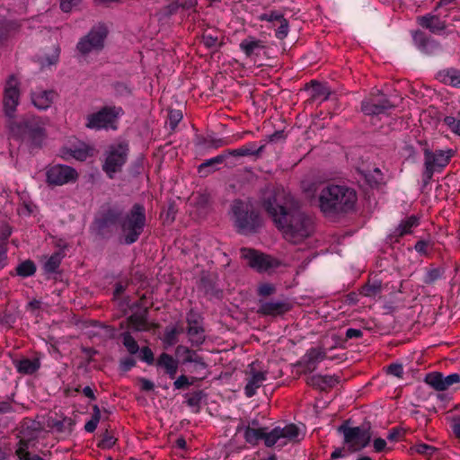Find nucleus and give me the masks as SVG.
<instances>
[{"instance_id":"obj_1","label":"nucleus","mask_w":460,"mask_h":460,"mask_svg":"<svg viewBox=\"0 0 460 460\" xmlns=\"http://www.w3.org/2000/svg\"><path fill=\"white\" fill-rule=\"evenodd\" d=\"M264 208L281 230L284 238L299 243L314 232L313 217L294 204L293 198L279 191L264 201Z\"/></svg>"},{"instance_id":"obj_2","label":"nucleus","mask_w":460,"mask_h":460,"mask_svg":"<svg viewBox=\"0 0 460 460\" xmlns=\"http://www.w3.org/2000/svg\"><path fill=\"white\" fill-rule=\"evenodd\" d=\"M318 190V207L326 216L349 212L354 208L357 202L355 190L346 185L327 184L321 188L314 182L305 188L308 197H314Z\"/></svg>"},{"instance_id":"obj_3","label":"nucleus","mask_w":460,"mask_h":460,"mask_svg":"<svg viewBox=\"0 0 460 460\" xmlns=\"http://www.w3.org/2000/svg\"><path fill=\"white\" fill-rule=\"evenodd\" d=\"M146 221V209L144 206L137 203L135 204L119 221L123 243L126 244L136 243L144 231Z\"/></svg>"},{"instance_id":"obj_4","label":"nucleus","mask_w":460,"mask_h":460,"mask_svg":"<svg viewBox=\"0 0 460 460\" xmlns=\"http://www.w3.org/2000/svg\"><path fill=\"white\" fill-rule=\"evenodd\" d=\"M13 135L29 142L33 146H39L44 139L43 124L39 118L28 117L19 122L10 124Z\"/></svg>"},{"instance_id":"obj_5","label":"nucleus","mask_w":460,"mask_h":460,"mask_svg":"<svg viewBox=\"0 0 460 460\" xmlns=\"http://www.w3.org/2000/svg\"><path fill=\"white\" fill-rule=\"evenodd\" d=\"M123 111L120 107H103L99 111L86 116L85 127L90 129H117V121Z\"/></svg>"},{"instance_id":"obj_6","label":"nucleus","mask_w":460,"mask_h":460,"mask_svg":"<svg viewBox=\"0 0 460 460\" xmlns=\"http://www.w3.org/2000/svg\"><path fill=\"white\" fill-rule=\"evenodd\" d=\"M453 155L454 151L452 149L430 151L426 148L424 150V184L429 182L436 171H440L446 167Z\"/></svg>"},{"instance_id":"obj_7","label":"nucleus","mask_w":460,"mask_h":460,"mask_svg":"<svg viewBox=\"0 0 460 460\" xmlns=\"http://www.w3.org/2000/svg\"><path fill=\"white\" fill-rule=\"evenodd\" d=\"M107 34L108 31L105 26H95L79 40L76 49L84 57L91 53H98L104 48Z\"/></svg>"},{"instance_id":"obj_8","label":"nucleus","mask_w":460,"mask_h":460,"mask_svg":"<svg viewBox=\"0 0 460 460\" xmlns=\"http://www.w3.org/2000/svg\"><path fill=\"white\" fill-rule=\"evenodd\" d=\"M234 225L241 233L252 232L259 226L258 215L241 200H234L232 205Z\"/></svg>"},{"instance_id":"obj_9","label":"nucleus","mask_w":460,"mask_h":460,"mask_svg":"<svg viewBox=\"0 0 460 460\" xmlns=\"http://www.w3.org/2000/svg\"><path fill=\"white\" fill-rule=\"evenodd\" d=\"M128 146L125 143L112 145L106 153V158L102 165V170L109 178L112 179L114 173L120 171L126 163Z\"/></svg>"},{"instance_id":"obj_10","label":"nucleus","mask_w":460,"mask_h":460,"mask_svg":"<svg viewBox=\"0 0 460 460\" xmlns=\"http://www.w3.org/2000/svg\"><path fill=\"white\" fill-rule=\"evenodd\" d=\"M339 430L343 433L345 443L348 444L352 450H359L369 443L370 434L367 428H351L342 425L339 428Z\"/></svg>"},{"instance_id":"obj_11","label":"nucleus","mask_w":460,"mask_h":460,"mask_svg":"<svg viewBox=\"0 0 460 460\" xmlns=\"http://www.w3.org/2000/svg\"><path fill=\"white\" fill-rule=\"evenodd\" d=\"M77 176L78 174L74 168L62 164L53 165L46 172L47 182L56 186L75 181Z\"/></svg>"},{"instance_id":"obj_12","label":"nucleus","mask_w":460,"mask_h":460,"mask_svg":"<svg viewBox=\"0 0 460 460\" xmlns=\"http://www.w3.org/2000/svg\"><path fill=\"white\" fill-rule=\"evenodd\" d=\"M394 104L382 93L371 95L361 103V110L366 115H379L394 108Z\"/></svg>"},{"instance_id":"obj_13","label":"nucleus","mask_w":460,"mask_h":460,"mask_svg":"<svg viewBox=\"0 0 460 460\" xmlns=\"http://www.w3.org/2000/svg\"><path fill=\"white\" fill-rule=\"evenodd\" d=\"M20 91L18 89V81L14 75H10L4 88V108L8 117H13V112L19 103Z\"/></svg>"},{"instance_id":"obj_14","label":"nucleus","mask_w":460,"mask_h":460,"mask_svg":"<svg viewBox=\"0 0 460 460\" xmlns=\"http://www.w3.org/2000/svg\"><path fill=\"white\" fill-rule=\"evenodd\" d=\"M240 252L241 256L247 261L248 265L258 271H265L275 266L274 261L270 256L255 250L242 248Z\"/></svg>"},{"instance_id":"obj_15","label":"nucleus","mask_w":460,"mask_h":460,"mask_svg":"<svg viewBox=\"0 0 460 460\" xmlns=\"http://www.w3.org/2000/svg\"><path fill=\"white\" fill-rule=\"evenodd\" d=\"M298 435L299 429L295 424H288L283 428L276 427L269 432V436L266 438V446L272 447L281 438L294 440Z\"/></svg>"},{"instance_id":"obj_16","label":"nucleus","mask_w":460,"mask_h":460,"mask_svg":"<svg viewBox=\"0 0 460 460\" xmlns=\"http://www.w3.org/2000/svg\"><path fill=\"white\" fill-rule=\"evenodd\" d=\"M258 313L262 315L277 316L283 314L290 310L288 302L279 300H260Z\"/></svg>"},{"instance_id":"obj_17","label":"nucleus","mask_w":460,"mask_h":460,"mask_svg":"<svg viewBox=\"0 0 460 460\" xmlns=\"http://www.w3.org/2000/svg\"><path fill=\"white\" fill-rule=\"evenodd\" d=\"M249 367L251 376L247 380L244 393L247 397H252L256 394L257 389L260 388L266 380V372L255 370L254 363H252Z\"/></svg>"},{"instance_id":"obj_18","label":"nucleus","mask_w":460,"mask_h":460,"mask_svg":"<svg viewBox=\"0 0 460 460\" xmlns=\"http://www.w3.org/2000/svg\"><path fill=\"white\" fill-rule=\"evenodd\" d=\"M239 48L244 53L246 58H252L259 56L265 46L262 40H258L255 37L249 36L240 42Z\"/></svg>"},{"instance_id":"obj_19","label":"nucleus","mask_w":460,"mask_h":460,"mask_svg":"<svg viewBox=\"0 0 460 460\" xmlns=\"http://www.w3.org/2000/svg\"><path fill=\"white\" fill-rule=\"evenodd\" d=\"M420 224L419 218L416 216H411L402 220L399 226L390 234L391 241L398 242L399 238L411 234L412 228L417 227Z\"/></svg>"},{"instance_id":"obj_20","label":"nucleus","mask_w":460,"mask_h":460,"mask_svg":"<svg viewBox=\"0 0 460 460\" xmlns=\"http://www.w3.org/2000/svg\"><path fill=\"white\" fill-rule=\"evenodd\" d=\"M418 22L421 27L429 29L433 33H438L447 27L445 21L430 13L418 17Z\"/></svg>"},{"instance_id":"obj_21","label":"nucleus","mask_w":460,"mask_h":460,"mask_svg":"<svg viewBox=\"0 0 460 460\" xmlns=\"http://www.w3.org/2000/svg\"><path fill=\"white\" fill-rule=\"evenodd\" d=\"M188 329L187 333L192 345L202 344L205 341L204 329L201 324L188 315Z\"/></svg>"},{"instance_id":"obj_22","label":"nucleus","mask_w":460,"mask_h":460,"mask_svg":"<svg viewBox=\"0 0 460 460\" xmlns=\"http://www.w3.org/2000/svg\"><path fill=\"white\" fill-rule=\"evenodd\" d=\"M55 93L53 91H35L31 93L33 105L39 110H46L53 102Z\"/></svg>"},{"instance_id":"obj_23","label":"nucleus","mask_w":460,"mask_h":460,"mask_svg":"<svg viewBox=\"0 0 460 460\" xmlns=\"http://www.w3.org/2000/svg\"><path fill=\"white\" fill-rule=\"evenodd\" d=\"M339 382L338 376L314 375L307 378V384L321 390L334 386Z\"/></svg>"},{"instance_id":"obj_24","label":"nucleus","mask_w":460,"mask_h":460,"mask_svg":"<svg viewBox=\"0 0 460 460\" xmlns=\"http://www.w3.org/2000/svg\"><path fill=\"white\" fill-rule=\"evenodd\" d=\"M156 365L163 367L170 378L175 377L179 363L172 356L165 352L162 353L156 360Z\"/></svg>"},{"instance_id":"obj_25","label":"nucleus","mask_w":460,"mask_h":460,"mask_svg":"<svg viewBox=\"0 0 460 460\" xmlns=\"http://www.w3.org/2000/svg\"><path fill=\"white\" fill-rule=\"evenodd\" d=\"M413 40L417 47L423 52L431 54L438 49V43L434 40L427 38L424 32L416 31L413 34Z\"/></svg>"},{"instance_id":"obj_26","label":"nucleus","mask_w":460,"mask_h":460,"mask_svg":"<svg viewBox=\"0 0 460 460\" xmlns=\"http://www.w3.org/2000/svg\"><path fill=\"white\" fill-rule=\"evenodd\" d=\"M326 358V351L322 348H311L305 355V367L314 371L316 365Z\"/></svg>"},{"instance_id":"obj_27","label":"nucleus","mask_w":460,"mask_h":460,"mask_svg":"<svg viewBox=\"0 0 460 460\" xmlns=\"http://www.w3.org/2000/svg\"><path fill=\"white\" fill-rule=\"evenodd\" d=\"M264 148L265 144H262L259 147H257L255 143L250 142L239 148L229 150L228 154L233 156H259L262 153Z\"/></svg>"},{"instance_id":"obj_28","label":"nucleus","mask_w":460,"mask_h":460,"mask_svg":"<svg viewBox=\"0 0 460 460\" xmlns=\"http://www.w3.org/2000/svg\"><path fill=\"white\" fill-rule=\"evenodd\" d=\"M17 371L23 375H32L40 367V362L38 358H22L14 362Z\"/></svg>"},{"instance_id":"obj_29","label":"nucleus","mask_w":460,"mask_h":460,"mask_svg":"<svg viewBox=\"0 0 460 460\" xmlns=\"http://www.w3.org/2000/svg\"><path fill=\"white\" fill-rule=\"evenodd\" d=\"M226 158V155H219L208 159L198 167V172L202 177H206L216 171V165L222 164Z\"/></svg>"},{"instance_id":"obj_30","label":"nucleus","mask_w":460,"mask_h":460,"mask_svg":"<svg viewBox=\"0 0 460 460\" xmlns=\"http://www.w3.org/2000/svg\"><path fill=\"white\" fill-rule=\"evenodd\" d=\"M268 436L269 432L266 431V429H253L247 427L244 430L245 441L252 445L257 444L261 439H264V443L266 444V438Z\"/></svg>"},{"instance_id":"obj_31","label":"nucleus","mask_w":460,"mask_h":460,"mask_svg":"<svg viewBox=\"0 0 460 460\" xmlns=\"http://www.w3.org/2000/svg\"><path fill=\"white\" fill-rule=\"evenodd\" d=\"M438 79L448 85L460 87V71L456 69H447L438 73Z\"/></svg>"},{"instance_id":"obj_32","label":"nucleus","mask_w":460,"mask_h":460,"mask_svg":"<svg viewBox=\"0 0 460 460\" xmlns=\"http://www.w3.org/2000/svg\"><path fill=\"white\" fill-rule=\"evenodd\" d=\"M382 292V282L378 279L369 280L361 288L360 294L364 296L376 298Z\"/></svg>"},{"instance_id":"obj_33","label":"nucleus","mask_w":460,"mask_h":460,"mask_svg":"<svg viewBox=\"0 0 460 460\" xmlns=\"http://www.w3.org/2000/svg\"><path fill=\"white\" fill-rule=\"evenodd\" d=\"M197 4V0H176L165 7L167 15L176 13L180 9L190 10Z\"/></svg>"},{"instance_id":"obj_34","label":"nucleus","mask_w":460,"mask_h":460,"mask_svg":"<svg viewBox=\"0 0 460 460\" xmlns=\"http://www.w3.org/2000/svg\"><path fill=\"white\" fill-rule=\"evenodd\" d=\"M120 339L122 344L129 354L135 355L139 352V346L137 341L128 332H122L120 334Z\"/></svg>"},{"instance_id":"obj_35","label":"nucleus","mask_w":460,"mask_h":460,"mask_svg":"<svg viewBox=\"0 0 460 460\" xmlns=\"http://www.w3.org/2000/svg\"><path fill=\"white\" fill-rule=\"evenodd\" d=\"M120 217V213L114 209H109L101 219L98 220V225L100 228L108 227L110 226L115 225Z\"/></svg>"},{"instance_id":"obj_36","label":"nucleus","mask_w":460,"mask_h":460,"mask_svg":"<svg viewBox=\"0 0 460 460\" xmlns=\"http://www.w3.org/2000/svg\"><path fill=\"white\" fill-rule=\"evenodd\" d=\"M426 383L432 386L437 391H445L444 376L440 373L435 372L427 375Z\"/></svg>"},{"instance_id":"obj_37","label":"nucleus","mask_w":460,"mask_h":460,"mask_svg":"<svg viewBox=\"0 0 460 460\" xmlns=\"http://www.w3.org/2000/svg\"><path fill=\"white\" fill-rule=\"evenodd\" d=\"M35 271L36 266L31 260L24 261L16 267L17 274L23 278L32 276Z\"/></svg>"},{"instance_id":"obj_38","label":"nucleus","mask_w":460,"mask_h":460,"mask_svg":"<svg viewBox=\"0 0 460 460\" xmlns=\"http://www.w3.org/2000/svg\"><path fill=\"white\" fill-rule=\"evenodd\" d=\"M27 449V442L21 440L20 446L16 450L18 460H45L37 455H31Z\"/></svg>"},{"instance_id":"obj_39","label":"nucleus","mask_w":460,"mask_h":460,"mask_svg":"<svg viewBox=\"0 0 460 460\" xmlns=\"http://www.w3.org/2000/svg\"><path fill=\"white\" fill-rule=\"evenodd\" d=\"M93 412L91 420L87 421L84 425V429L90 433L93 432L96 429L97 425L101 420V411L97 405H94L93 407Z\"/></svg>"},{"instance_id":"obj_40","label":"nucleus","mask_w":460,"mask_h":460,"mask_svg":"<svg viewBox=\"0 0 460 460\" xmlns=\"http://www.w3.org/2000/svg\"><path fill=\"white\" fill-rule=\"evenodd\" d=\"M61 262V256L58 252L52 254L44 264V270L48 273L55 272Z\"/></svg>"},{"instance_id":"obj_41","label":"nucleus","mask_w":460,"mask_h":460,"mask_svg":"<svg viewBox=\"0 0 460 460\" xmlns=\"http://www.w3.org/2000/svg\"><path fill=\"white\" fill-rule=\"evenodd\" d=\"M128 321L136 331L141 332L147 329V323L144 315L133 314L128 318Z\"/></svg>"},{"instance_id":"obj_42","label":"nucleus","mask_w":460,"mask_h":460,"mask_svg":"<svg viewBox=\"0 0 460 460\" xmlns=\"http://www.w3.org/2000/svg\"><path fill=\"white\" fill-rule=\"evenodd\" d=\"M68 155L78 161H84L90 155V149L85 145L70 149Z\"/></svg>"},{"instance_id":"obj_43","label":"nucleus","mask_w":460,"mask_h":460,"mask_svg":"<svg viewBox=\"0 0 460 460\" xmlns=\"http://www.w3.org/2000/svg\"><path fill=\"white\" fill-rule=\"evenodd\" d=\"M444 123L456 134L460 136V119L453 116H447L444 119Z\"/></svg>"},{"instance_id":"obj_44","label":"nucleus","mask_w":460,"mask_h":460,"mask_svg":"<svg viewBox=\"0 0 460 460\" xmlns=\"http://www.w3.org/2000/svg\"><path fill=\"white\" fill-rule=\"evenodd\" d=\"M279 26L276 30V37L279 40L285 39L288 34V22L283 17L279 22Z\"/></svg>"},{"instance_id":"obj_45","label":"nucleus","mask_w":460,"mask_h":460,"mask_svg":"<svg viewBox=\"0 0 460 460\" xmlns=\"http://www.w3.org/2000/svg\"><path fill=\"white\" fill-rule=\"evenodd\" d=\"M283 18V14L277 11L262 13L259 16L260 21H267L270 22H279Z\"/></svg>"},{"instance_id":"obj_46","label":"nucleus","mask_w":460,"mask_h":460,"mask_svg":"<svg viewBox=\"0 0 460 460\" xmlns=\"http://www.w3.org/2000/svg\"><path fill=\"white\" fill-rule=\"evenodd\" d=\"M414 448L418 454L428 456H432L436 451V448L434 447L423 443L415 445Z\"/></svg>"},{"instance_id":"obj_47","label":"nucleus","mask_w":460,"mask_h":460,"mask_svg":"<svg viewBox=\"0 0 460 460\" xmlns=\"http://www.w3.org/2000/svg\"><path fill=\"white\" fill-rule=\"evenodd\" d=\"M139 351H140L141 360L147 363L148 365H152L154 363V361H155L154 353L150 348L144 347L141 349H139Z\"/></svg>"},{"instance_id":"obj_48","label":"nucleus","mask_w":460,"mask_h":460,"mask_svg":"<svg viewBox=\"0 0 460 460\" xmlns=\"http://www.w3.org/2000/svg\"><path fill=\"white\" fill-rule=\"evenodd\" d=\"M275 291V286L270 283H263L258 287V295L261 296H270L274 294Z\"/></svg>"},{"instance_id":"obj_49","label":"nucleus","mask_w":460,"mask_h":460,"mask_svg":"<svg viewBox=\"0 0 460 460\" xmlns=\"http://www.w3.org/2000/svg\"><path fill=\"white\" fill-rule=\"evenodd\" d=\"M314 97H323V100H327L331 92L329 88L320 84H314Z\"/></svg>"},{"instance_id":"obj_50","label":"nucleus","mask_w":460,"mask_h":460,"mask_svg":"<svg viewBox=\"0 0 460 460\" xmlns=\"http://www.w3.org/2000/svg\"><path fill=\"white\" fill-rule=\"evenodd\" d=\"M441 277V272L438 269H433L429 270L425 277H424V282L426 284H432L436 280H438Z\"/></svg>"},{"instance_id":"obj_51","label":"nucleus","mask_w":460,"mask_h":460,"mask_svg":"<svg viewBox=\"0 0 460 460\" xmlns=\"http://www.w3.org/2000/svg\"><path fill=\"white\" fill-rule=\"evenodd\" d=\"M182 114L179 110H173L169 112L170 125L172 128H174L178 123L181 120Z\"/></svg>"},{"instance_id":"obj_52","label":"nucleus","mask_w":460,"mask_h":460,"mask_svg":"<svg viewBox=\"0 0 460 460\" xmlns=\"http://www.w3.org/2000/svg\"><path fill=\"white\" fill-rule=\"evenodd\" d=\"M404 435V430L401 428L392 429L387 435V439L390 441H399Z\"/></svg>"},{"instance_id":"obj_53","label":"nucleus","mask_w":460,"mask_h":460,"mask_svg":"<svg viewBox=\"0 0 460 460\" xmlns=\"http://www.w3.org/2000/svg\"><path fill=\"white\" fill-rule=\"evenodd\" d=\"M72 420L69 418H64L62 420L56 421L53 424V427L57 428L58 431H64L67 429H71L72 427Z\"/></svg>"},{"instance_id":"obj_54","label":"nucleus","mask_w":460,"mask_h":460,"mask_svg":"<svg viewBox=\"0 0 460 460\" xmlns=\"http://www.w3.org/2000/svg\"><path fill=\"white\" fill-rule=\"evenodd\" d=\"M460 382V376L458 374H450L444 376L445 390L448 389L451 385Z\"/></svg>"},{"instance_id":"obj_55","label":"nucleus","mask_w":460,"mask_h":460,"mask_svg":"<svg viewBox=\"0 0 460 460\" xmlns=\"http://www.w3.org/2000/svg\"><path fill=\"white\" fill-rule=\"evenodd\" d=\"M387 373L397 377H402L403 374V367L401 364H391L387 367Z\"/></svg>"},{"instance_id":"obj_56","label":"nucleus","mask_w":460,"mask_h":460,"mask_svg":"<svg viewBox=\"0 0 460 460\" xmlns=\"http://www.w3.org/2000/svg\"><path fill=\"white\" fill-rule=\"evenodd\" d=\"M136 365V360L132 358H125L119 361V367L122 371L127 372Z\"/></svg>"},{"instance_id":"obj_57","label":"nucleus","mask_w":460,"mask_h":460,"mask_svg":"<svg viewBox=\"0 0 460 460\" xmlns=\"http://www.w3.org/2000/svg\"><path fill=\"white\" fill-rule=\"evenodd\" d=\"M190 385L188 377L184 375L180 376L173 383L175 389H182Z\"/></svg>"},{"instance_id":"obj_58","label":"nucleus","mask_w":460,"mask_h":460,"mask_svg":"<svg viewBox=\"0 0 460 460\" xmlns=\"http://www.w3.org/2000/svg\"><path fill=\"white\" fill-rule=\"evenodd\" d=\"M179 332H180L176 328H172L171 330H168L165 333L166 341L170 345L176 343V336Z\"/></svg>"},{"instance_id":"obj_59","label":"nucleus","mask_w":460,"mask_h":460,"mask_svg":"<svg viewBox=\"0 0 460 460\" xmlns=\"http://www.w3.org/2000/svg\"><path fill=\"white\" fill-rule=\"evenodd\" d=\"M202 40H203V43L205 44V46L208 48L216 47L218 42L217 37H213L212 35H209V34L203 35Z\"/></svg>"},{"instance_id":"obj_60","label":"nucleus","mask_w":460,"mask_h":460,"mask_svg":"<svg viewBox=\"0 0 460 460\" xmlns=\"http://www.w3.org/2000/svg\"><path fill=\"white\" fill-rule=\"evenodd\" d=\"M373 447L376 452H382L386 447V441L381 438H376L373 442Z\"/></svg>"},{"instance_id":"obj_61","label":"nucleus","mask_w":460,"mask_h":460,"mask_svg":"<svg viewBox=\"0 0 460 460\" xmlns=\"http://www.w3.org/2000/svg\"><path fill=\"white\" fill-rule=\"evenodd\" d=\"M363 332L359 329L349 328L346 331L347 339H357L362 337Z\"/></svg>"},{"instance_id":"obj_62","label":"nucleus","mask_w":460,"mask_h":460,"mask_svg":"<svg viewBox=\"0 0 460 460\" xmlns=\"http://www.w3.org/2000/svg\"><path fill=\"white\" fill-rule=\"evenodd\" d=\"M13 411V407L9 401L0 402V414L8 413Z\"/></svg>"},{"instance_id":"obj_63","label":"nucleus","mask_w":460,"mask_h":460,"mask_svg":"<svg viewBox=\"0 0 460 460\" xmlns=\"http://www.w3.org/2000/svg\"><path fill=\"white\" fill-rule=\"evenodd\" d=\"M139 382L143 391H152L155 387L154 383L148 379L140 378Z\"/></svg>"},{"instance_id":"obj_64","label":"nucleus","mask_w":460,"mask_h":460,"mask_svg":"<svg viewBox=\"0 0 460 460\" xmlns=\"http://www.w3.org/2000/svg\"><path fill=\"white\" fill-rule=\"evenodd\" d=\"M452 429L456 438H460V417L454 420Z\"/></svg>"}]
</instances>
